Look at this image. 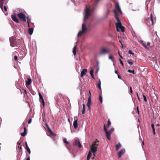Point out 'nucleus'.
I'll return each instance as SVG.
<instances>
[{"instance_id": "bb28decb", "label": "nucleus", "mask_w": 160, "mask_h": 160, "mask_svg": "<svg viewBox=\"0 0 160 160\" xmlns=\"http://www.w3.org/2000/svg\"><path fill=\"white\" fill-rule=\"evenodd\" d=\"M128 72L130 73H132L133 74H134L135 73V71L134 70H130V69H128Z\"/></svg>"}, {"instance_id": "f257e3e1", "label": "nucleus", "mask_w": 160, "mask_h": 160, "mask_svg": "<svg viewBox=\"0 0 160 160\" xmlns=\"http://www.w3.org/2000/svg\"><path fill=\"white\" fill-rule=\"evenodd\" d=\"M94 10L95 8L91 9L87 6L86 7L83 13L84 22L82 23V30L78 32L77 35L78 36H80L85 33L88 28L90 26L89 23L92 20V16Z\"/></svg>"}, {"instance_id": "49530a36", "label": "nucleus", "mask_w": 160, "mask_h": 160, "mask_svg": "<svg viewBox=\"0 0 160 160\" xmlns=\"http://www.w3.org/2000/svg\"><path fill=\"white\" fill-rule=\"evenodd\" d=\"M118 54H119V56L120 57V58H122V57L121 55L120 54V53L119 52H118Z\"/></svg>"}, {"instance_id": "a18cd8bd", "label": "nucleus", "mask_w": 160, "mask_h": 160, "mask_svg": "<svg viewBox=\"0 0 160 160\" xmlns=\"http://www.w3.org/2000/svg\"><path fill=\"white\" fill-rule=\"evenodd\" d=\"M85 105L84 104H83V108L82 110H85Z\"/></svg>"}, {"instance_id": "4be33fe9", "label": "nucleus", "mask_w": 160, "mask_h": 160, "mask_svg": "<svg viewBox=\"0 0 160 160\" xmlns=\"http://www.w3.org/2000/svg\"><path fill=\"white\" fill-rule=\"evenodd\" d=\"M151 127L152 129L153 133V134H155V129L154 128V124H151Z\"/></svg>"}, {"instance_id": "6e6552de", "label": "nucleus", "mask_w": 160, "mask_h": 160, "mask_svg": "<svg viewBox=\"0 0 160 160\" xmlns=\"http://www.w3.org/2000/svg\"><path fill=\"white\" fill-rule=\"evenodd\" d=\"M125 149L124 148L122 149L118 152V156L119 158L121 157V156L125 153Z\"/></svg>"}, {"instance_id": "39448f33", "label": "nucleus", "mask_w": 160, "mask_h": 160, "mask_svg": "<svg viewBox=\"0 0 160 160\" xmlns=\"http://www.w3.org/2000/svg\"><path fill=\"white\" fill-rule=\"evenodd\" d=\"M110 51L109 49L105 48H101L99 52V54L100 55H104L107 54L109 53Z\"/></svg>"}, {"instance_id": "b1692460", "label": "nucleus", "mask_w": 160, "mask_h": 160, "mask_svg": "<svg viewBox=\"0 0 160 160\" xmlns=\"http://www.w3.org/2000/svg\"><path fill=\"white\" fill-rule=\"evenodd\" d=\"M76 48H77L76 46L75 45L74 46V47L73 48V51H72L74 55H75L76 54Z\"/></svg>"}, {"instance_id": "4468645a", "label": "nucleus", "mask_w": 160, "mask_h": 160, "mask_svg": "<svg viewBox=\"0 0 160 160\" xmlns=\"http://www.w3.org/2000/svg\"><path fill=\"white\" fill-rule=\"evenodd\" d=\"M109 13V11L108 10L107 12H106L104 15L103 18V19H106L108 18V15Z\"/></svg>"}, {"instance_id": "58836bf2", "label": "nucleus", "mask_w": 160, "mask_h": 160, "mask_svg": "<svg viewBox=\"0 0 160 160\" xmlns=\"http://www.w3.org/2000/svg\"><path fill=\"white\" fill-rule=\"evenodd\" d=\"M119 60L120 63L123 66V63L122 61L121 60V59H119Z\"/></svg>"}, {"instance_id": "79ce46f5", "label": "nucleus", "mask_w": 160, "mask_h": 160, "mask_svg": "<svg viewBox=\"0 0 160 160\" xmlns=\"http://www.w3.org/2000/svg\"><path fill=\"white\" fill-rule=\"evenodd\" d=\"M14 59L15 61H17L18 60V58L16 56H14Z\"/></svg>"}, {"instance_id": "2f4dec72", "label": "nucleus", "mask_w": 160, "mask_h": 160, "mask_svg": "<svg viewBox=\"0 0 160 160\" xmlns=\"http://www.w3.org/2000/svg\"><path fill=\"white\" fill-rule=\"evenodd\" d=\"M99 99L101 103H102V96L101 95H100L99 97Z\"/></svg>"}, {"instance_id": "20e7f679", "label": "nucleus", "mask_w": 160, "mask_h": 160, "mask_svg": "<svg viewBox=\"0 0 160 160\" xmlns=\"http://www.w3.org/2000/svg\"><path fill=\"white\" fill-rule=\"evenodd\" d=\"M155 20V18L153 17L152 14H151L149 17H148L147 19L145 20V22L146 24L148 25H149L148 23L150 24L153 25L154 24V21Z\"/></svg>"}, {"instance_id": "cd10ccee", "label": "nucleus", "mask_w": 160, "mask_h": 160, "mask_svg": "<svg viewBox=\"0 0 160 160\" xmlns=\"http://www.w3.org/2000/svg\"><path fill=\"white\" fill-rule=\"evenodd\" d=\"M101 81H100V80L99 79V82L98 84V88H99V89L100 90L101 88Z\"/></svg>"}, {"instance_id": "09e8293b", "label": "nucleus", "mask_w": 160, "mask_h": 160, "mask_svg": "<svg viewBox=\"0 0 160 160\" xmlns=\"http://www.w3.org/2000/svg\"><path fill=\"white\" fill-rule=\"evenodd\" d=\"M100 0H96V3L97 4L98 3V2Z\"/></svg>"}, {"instance_id": "a878e982", "label": "nucleus", "mask_w": 160, "mask_h": 160, "mask_svg": "<svg viewBox=\"0 0 160 160\" xmlns=\"http://www.w3.org/2000/svg\"><path fill=\"white\" fill-rule=\"evenodd\" d=\"M139 42L142 44L146 48H147V47L146 44L144 43L141 40Z\"/></svg>"}, {"instance_id": "423d86ee", "label": "nucleus", "mask_w": 160, "mask_h": 160, "mask_svg": "<svg viewBox=\"0 0 160 160\" xmlns=\"http://www.w3.org/2000/svg\"><path fill=\"white\" fill-rule=\"evenodd\" d=\"M97 142H95L93 143L92 146H91V151L94 154H95L97 151V147L95 145L98 146V144L96 143Z\"/></svg>"}, {"instance_id": "f3484780", "label": "nucleus", "mask_w": 160, "mask_h": 160, "mask_svg": "<svg viewBox=\"0 0 160 160\" xmlns=\"http://www.w3.org/2000/svg\"><path fill=\"white\" fill-rule=\"evenodd\" d=\"M121 145L120 143H118V144L116 145V150L118 151L121 147Z\"/></svg>"}, {"instance_id": "4c0bfd02", "label": "nucleus", "mask_w": 160, "mask_h": 160, "mask_svg": "<svg viewBox=\"0 0 160 160\" xmlns=\"http://www.w3.org/2000/svg\"><path fill=\"white\" fill-rule=\"evenodd\" d=\"M143 97L144 98V100L145 102L147 101V98L144 95H143Z\"/></svg>"}, {"instance_id": "c85d7f7f", "label": "nucleus", "mask_w": 160, "mask_h": 160, "mask_svg": "<svg viewBox=\"0 0 160 160\" xmlns=\"http://www.w3.org/2000/svg\"><path fill=\"white\" fill-rule=\"evenodd\" d=\"M26 18H27V22H30L31 19V18H30L29 16H27V17H26Z\"/></svg>"}, {"instance_id": "f704fd0d", "label": "nucleus", "mask_w": 160, "mask_h": 160, "mask_svg": "<svg viewBox=\"0 0 160 160\" xmlns=\"http://www.w3.org/2000/svg\"><path fill=\"white\" fill-rule=\"evenodd\" d=\"M108 58L109 59L111 60L112 62H114V61L113 60L112 57V56H109Z\"/></svg>"}, {"instance_id": "c756f323", "label": "nucleus", "mask_w": 160, "mask_h": 160, "mask_svg": "<svg viewBox=\"0 0 160 160\" xmlns=\"http://www.w3.org/2000/svg\"><path fill=\"white\" fill-rule=\"evenodd\" d=\"M111 124V123L110 122V121L109 119H108V122L107 123V127L108 128L109 127V126H110V125Z\"/></svg>"}, {"instance_id": "473e14b6", "label": "nucleus", "mask_w": 160, "mask_h": 160, "mask_svg": "<svg viewBox=\"0 0 160 160\" xmlns=\"http://www.w3.org/2000/svg\"><path fill=\"white\" fill-rule=\"evenodd\" d=\"M63 141L65 143L68 144H69V143L68 141H67L66 138H64L63 140Z\"/></svg>"}, {"instance_id": "0eeeda50", "label": "nucleus", "mask_w": 160, "mask_h": 160, "mask_svg": "<svg viewBox=\"0 0 160 160\" xmlns=\"http://www.w3.org/2000/svg\"><path fill=\"white\" fill-rule=\"evenodd\" d=\"M18 16L21 20L25 22L26 21V17L24 14L22 12L19 13L18 14Z\"/></svg>"}, {"instance_id": "13d9d810", "label": "nucleus", "mask_w": 160, "mask_h": 160, "mask_svg": "<svg viewBox=\"0 0 160 160\" xmlns=\"http://www.w3.org/2000/svg\"><path fill=\"white\" fill-rule=\"evenodd\" d=\"M156 126H157V127H159V124H157L156 125Z\"/></svg>"}, {"instance_id": "052dcab7", "label": "nucleus", "mask_w": 160, "mask_h": 160, "mask_svg": "<svg viewBox=\"0 0 160 160\" xmlns=\"http://www.w3.org/2000/svg\"><path fill=\"white\" fill-rule=\"evenodd\" d=\"M136 94H137V97H139L138 94L137 92H136Z\"/></svg>"}, {"instance_id": "ea45409f", "label": "nucleus", "mask_w": 160, "mask_h": 160, "mask_svg": "<svg viewBox=\"0 0 160 160\" xmlns=\"http://www.w3.org/2000/svg\"><path fill=\"white\" fill-rule=\"evenodd\" d=\"M130 93H132V87L131 86L130 87Z\"/></svg>"}, {"instance_id": "a211bd4d", "label": "nucleus", "mask_w": 160, "mask_h": 160, "mask_svg": "<svg viewBox=\"0 0 160 160\" xmlns=\"http://www.w3.org/2000/svg\"><path fill=\"white\" fill-rule=\"evenodd\" d=\"M31 83V80L30 78H28L27 80L26 81V85H29Z\"/></svg>"}, {"instance_id": "7ed1b4c3", "label": "nucleus", "mask_w": 160, "mask_h": 160, "mask_svg": "<svg viewBox=\"0 0 160 160\" xmlns=\"http://www.w3.org/2000/svg\"><path fill=\"white\" fill-rule=\"evenodd\" d=\"M104 130L105 132L107 138L109 140H110L111 139V135L112 133L113 132L114 130V128H112L109 131H108L107 129H106L105 125H104Z\"/></svg>"}, {"instance_id": "3c124183", "label": "nucleus", "mask_w": 160, "mask_h": 160, "mask_svg": "<svg viewBox=\"0 0 160 160\" xmlns=\"http://www.w3.org/2000/svg\"><path fill=\"white\" fill-rule=\"evenodd\" d=\"M138 114H139V111H137L136 112Z\"/></svg>"}, {"instance_id": "aec40b11", "label": "nucleus", "mask_w": 160, "mask_h": 160, "mask_svg": "<svg viewBox=\"0 0 160 160\" xmlns=\"http://www.w3.org/2000/svg\"><path fill=\"white\" fill-rule=\"evenodd\" d=\"M33 29L32 28H29L28 29V32L29 35H32L33 32Z\"/></svg>"}, {"instance_id": "8fccbe9b", "label": "nucleus", "mask_w": 160, "mask_h": 160, "mask_svg": "<svg viewBox=\"0 0 160 160\" xmlns=\"http://www.w3.org/2000/svg\"><path fill=\"white\" fill-rule=\"evenodd\" d=\"M150 44V43L149 42H148L147 43V45H149Z\"/></svg>"}, {"instance_id": "9d476101", "label": "nucleus", "mask_w": 160, "mask_h": 160, "mask_svg": "<svg viewBox=\"0 0 160 160\" xmlns=\"http://www.w3.org/2000/svg\"><path fill=\"white\" fill-rule=\"evenodd\" d=\"M87 71V69H84L82 70L81 72V77L82 78L84 76Z\"/></svg>"}, {"instance_id": "6ab92c4d", "label": "nucleus", "mask_w": 160, "mask_h": 160, "mask_svg": "<svg viewBox=\"0 0 160 160\" xmlns=\"http://www.w3.org/2000/svg\"><path fill=\"white\" fill-rule=\"evenodd\" d=\"M39 98H40V100H41L42 103V104L43 105L44 104V100H43V98L42 97V96L41 94H40V93L39 92Z\"/></svg>"}, {"instance_id": "c9c22d12", "label": "nucleus", "mask_w": 160, "mask_h": 160, "mask_svg": "<svg viewBox=\"0 0 160 160\" xmlns=\"http://www.w3.org/2000/svg\"><path fill=\"white\" fill-rule=\"evenodd\" d=\"M128 53H129L131 54H132V55L134 54V53L133 52H132V50H129Z\"/></svg>"}, {"instance_id": "5701e85b", "label": "nucleus", "mask_w": 160, "mask_h": 160, "mask_svg": "<svg viewBox=\"0 0 160 160\" xmlns=\"http://www.w3.org/2000/svg\"><path fill=\"white\" fill-rule=\"evenodd\" d=\"M93 70L92 68H91L90 71V73L92 77L94 79V75L93 74Z\"/></svg>"}, {"instance_id": "774afa93", "label": "nucleus", "mask_w": 160, "mask_h": 160, "mask_svg": "<svg viewBox=\"0 0 160 160\" xmlns=\"http://www.w3.org/2000/svg\"><path fill=\"white\" fill-rule=\"evenodd\" d=\"M158 1L159 3H160V0H158Z\"/></svg>"}, {"instance_id": "f8f14e48", "label": "nucleus", "mask_w": 160, "mask_h": 160, "mask_svg": "<svg viewBox=\"0 0 160 160\" xmlns=\"http://www.w3.org/2000/svg\"><path fill=\"white\" fill-rule=\"evenodd\" d=\"M75 145L78 146L79 148H81L82 147V145L80 142L78 140H75Z\"/></svg>"}, {"instance_id": "1a4fd4ad", "label": "nucleus", "mask_w": 160, "mask_h": 160, "mask_svg": "<svg viewBox=\"0 0 160 160\" xmlns=\"http://www.w3.org/2000/svg\"><path fill=\"white\" fill-rule=\"evenodd\" d=\"M12 18L14 21L16 22L17 23H19V20L18 19V18H17L15 15L13 14L12 15Z\"/></svg>"}, {"instance_id": "72a5a7b5", "label": "nucleus", "mask_w": 160, "mask_h": 160, "mask_svg": "<svg viewBox=\"0 0 160 160\" xmlns=\"http://www.w3.org/2000/svg\"><path fill=\"white\" fill-rule=\"evenodd\" d=\"M26 150H27V151L28 152V153L29 154H30V153H31V151H30V148H29V147H28V146H27V147L26 148Z\"/></svg>"}, {"instance_id": "37998d69", "label": "nucleus", "mask_w": 160, "mask_h": 160, "mask_svg": "<svg viewBox=\"0 0 160 160\" xmlns=\"http://www.w3.org/2000/svg\"><path fill=\"white\" fill-rule=\"evenodd\" d=\"M4 11H7V8L6 7V6H4Z\"/></svg>"}, {"instance_id": "c03bdc74", "label": "nucleus", "mask_w": 160, "mask_h": 160, "mask_svg": "<svg viewBox=\"0 0 160 160\" xmlns=\"http://www.w3.org/2000/svg\"><path fill=\"white\" fill-rule=\"evenodd\" d=\"M74 120H76V119L77 120L78 117L77 116H75L74 117Z\"/></svg>"}, {"instance_id": "864d4df0", "label": "nucleus", "mask_w": 160, "mask_h": 160, "mask_svg": "<svg viewBox=\"0 0 160 160\" xmlns=\"http://www.w3.org/2000/svg\"><path fill=\"white\" fill-rule=\"evenodd\" d=\"M115 73L117 74H118V72L117 71V70H115Z\"/></svg>"}, {"instance_id": "412c9836", "label": "nucleus", "mask_w": 160, "mask_h": 160, "mask_svg": "<svg viewBox=\"0 0 160 160\" xmlns=\"http://www.w3.org/2000/svg\"><path fill=\"white\" fill-rule=\"evenodd\" d=\"M127 62L130 64V66L132 65L133 64V63L132 61V60L131 59H129L127 60Z\"/></svg>"}, {"instance_id": "603ef678", "label": "nucleus", "mask_w": 160, "mask_h": 160, "mask_svg": "<svg viewBox=\"0 0 160 160\" xmlns=\"http://www.w3.org/2000/svg\"><path fill=\"white\" fill-rule=\"evenodd\" d=\"M85 111H82V114H84L85 113Z\"/></svg>"}, {"instance_id": "ddd939ff", "label": "nucleus", "mask_w": 160, "mask_h": 160, "mask_svg": "<svg viewBox=\"0 0 160 160\" xmlns=\"http://www.w3.org/2000/svg\"><path fill=\"white\" fill-rule=\"evenodd\" d=\"M116 8L119 11L120 13H122V11L120 9L118 3H116Z\"/></svg>"}, {"instance_id": "4d7b16f0", "label": "nucleus", "mask_w": 160, "mask_h": 160, "mask_svg": "<svg viewBox=\"0 0 160 160\" xmlns=\"http://www.w3.org/2000/svg\"><path fill=\"white\" fill-rule=\"evenodd\" d=\"M90 158L87 157V160H89V159Z\"/></svg>"}, {"instance_id": "f03ea898", "label": "nucleus", "mask_w": 160, "mask_h": 160, "mask_svg": "<svg viewBox=\"0 0 160 160\" xmlns=\"http://www.w3.org/2000/svg\"><path fill=\"white\" fill-rule=\"evenodd\" d=\"M114 13V17L117 20V22L116 23V26L117 30L118 32H119V28H120L122 32H123L124 31V27L122 25V23L119 18L117 16V12L115 10L113 11Z\"/></svg>"}, {"instance_id": "69168bd1", "label": "nucleus", "mask_w": 160, "mask_h": 160, "mask_svg": "<svg viewBox=\"0 0 160 160\" xmlns=\"http://www.w3.org/2000/svg\"><path fill=\"white\" fill-rule=\"evenodd\" d=\"M98 72V70L96 71V73H97Z\"/></svg>"}, {"instance_id": "0e129e2a", "label": "nucleus", "mask_w": 160, "mask_h": 160, "mask_svg": "<svg viewBox=\"0 0 160 160\" xmlns=\"http://www.w3.org/2000/svg\"><path fill=\"white\" fill-rule=\"evenodd\" d=\"M50 132L51 133H52V131H51V130H50Z\"/></svg>"}, {"instance_id": "e433bc0d", "label": "nucleus", "mask_w": 160, "mask_h": 160, "mask_svg": "<svg viewBox=\"0 0 160 160\" xmlns=\"http://www.w3.org/2000/svg\"><path fill=\"white\" fill-rule=\"evenodd\" d=\"M91 156H92V153L90 152H89L88 155L87 157L90 158L91 157Z\"/></svg>"}, {"instance_id": "bf43d9fd", "label": "nucleus", "mask_w": 160, "mask_h": 160, "mask_svg": "<svg viewBox=\"0 0 160 160\" xmlns=\"http://www.w3.org/2000/svg\"><path fill=\"white\" fill-rule=\"evenodd\" d=\"M18 148H19L20 149H21V147L20 145L19 146H18Z\"/></svg>"}, {"instance_id": "338daca9", "label": "nucleus", "mask_w": 160, "mask_h": 160, "mask_svg": "<svg viewBox=\"0 0 160 160\" xmlns=\"http://www.w3.org/2000/svg\"><path fill=\"white\" fill-rule=\"evenodd\" d=\"M138 100L140 101V98H139V97H138Z\"/></svg>"}, {"instance_id": "680f3d73", "label": "nucleus", "mask_w": 160, "mask_h": 160, "mask_svg": "<svg viewBox=\"0 0 160 160\" xmlns=\"http://www.w3.org/2000/svg\"><path fill=\"white\" fill-rule=\"evenodd\" d=\"M25 144H26V147L27 148V146H28V145H27V143L26 142Z\"/></svg>"}, {"instance_id": "5fc2aeb1", "label": "nucleus", "mask_w": 160, "mask_h": 160, "mask_svg": "<svg viewBox=\"0 0 160 160\" xmlns=\"http://www.w3.org/2000/svg\"><path fill=\"white\" fill-rule=\"evenodd\" d=\"M119 42L120 43H121V45H122V47L123 45H122V42H121V41L120 40H119Z\"/></svg>"}, {"instance_id": "7c9ffc66", "label": "nucleus", "mask_w": 160, "mask_h": 160, "mask_svg": "<svg viewBox=\"0 0 160 160\" xmlns=\"http://www.w3.org/2000/svg\"><path fill=\"white\" fill-rule=\"evenodd\" d=\"M32 115V117H33V115H34V113L33 112H32V111H31L30 112H29V113H28V116H29L30 115Z\"/></svg>"}, {"instance_id": "2eb2a0df", "label": "nucleus", "mask_w": 160, "mask_h": 160, "mask_svg": "<svg viewBox=\"0 0 160 160\" xmlns=\"http://www.w3.org/2000/svg\"><path fill=\"white\" fill-rule=\"evenodd\" d=\"M73 125L75 128H78V120H77L76 119V120L74 121L73 123Z\"/></svg>"}, {"instance_id": "e2e57ef3", "label": "nucleus", "mask_w": 160, "mask_h": 160, "mask_svg": "<svg viewBox=\"0 0 160 160\" xmlns=\"http://www.w3.org/2000/svg\"><path fill=\"white\" fill-rule=\"evenodd\" d=\"M28 23V26L29 27L30 26H29V22H27Z\"/></svg>"}, {"instance_id": "9b49d317", "label": "nucleus", "mask_w": 160, "mask_h": 160, "mask_svg": "<svg viewBox=\"0 0 160 160\" xmlns=\"http://www.w3.org/2000/svg\"><path fill=\"white\" fill-rule=\"evenodd\" d=\"M91 102V100L90 97H89L88 98V101L87 103V106L88 108V110H90L91 109L90 108V105Z\"/></svg>"}, {"instance_id": "dca6fc26", "label": "nucleus", "mask_w": 160, "mask_h": 160, "mask_svg": "<svg viewBox=\"0 0 160 160\" xmlns=\"http://www.w3.org/2000/svg\"><path fill=\"white\" fill-rule=\"evenodd\" d=\"M27 133V129L25 127L24 128V132H22L21 133V135L22 136H25Z\"/></svg>"}, {"instance_id": "393cba45", "label": "nucleus", "mask_w": 160, "mask_h": 160, "mask_svg": "<svg viewBox=\"0 0 160 160\" xmlns=\"http://www.w3.org/2000/svg\"><path fill=\"white\" fill-rule=\"evenodd\" d=\"M12 37H11L9 38V40H10V45L12 47H14V46H15V45H13L12 42Z\"/></svg>"}, {"instance_id": "a19ab883", "label": "nucleus", "mask_w": 160, "mask_h": 160, "mask_svg": "<svg viewBox=\"0 0 160 160\" xmlns=\"http://www.w3.org/2000/svg\"><path fill=\"white\" fill-rule=\"evenodd\" d=\"M32 118H30V119L28 121V124H30V123H31V122H32Z\"/></svg>"}, {"instance_id": "de8ad7c7", "label": "nucleus", "mask_w": 160, "mask_h": 160, "mask_svg": "<svg viewBox=\"0 0 160 160\" xmlns=\"http://www.w3.org/2000/svg\"><path fill=\"white\" fill-rule=\"evenodd\" d=\"M118 78L121 79V77L119 74H118Z\"/></svg>"}, {"instance_id": "6e6d98bb", "label": "nucleus", "mask_w": 160, "mask_h": 160, "mask_svg": "<svg viewBox=\"0 0 160 160\" xmlns=\"http://www.w3.org/2000/svg\"><path fill=\"white\" fill-rule=\"evenodd\" d=\"M26 160H30V157H28L26 159Z\"/></svg>"}]
</instances>
